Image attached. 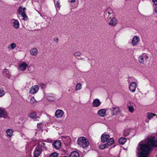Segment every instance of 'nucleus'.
Returning a JSON list of instances; mask_svg holds the SVG:
<instances>
[{"label":"nucleus","mask_w":157,"mask_h":157,"mask_svg":"<svg viewBox=\"0 0 157 157\" xmlns=\"http://www.w3.org/2000/svg\"><path fill=\"white\" fill-rule=\"evenodd\" d=\"M109 138V136L108 135L102 134L101 136V140L102 142H106Z\"/></svg>","instance_id":"nucleus-21"},{"label":"nucleus","mask_w":157,"mask_h":157,"mask_svg":"<svg viewBox=\"0 0 157 157\" xmlns=\"http://www.w3.org/2000/svg\"><path fill=\"white\" fill-rule=\"evenodd\" d=\"M157 147V139L152 136H148L145 140L140 142L138 145L136 152L138 157H148L151 151Z\"/></svg>","instance_id":"nucleus-1"},{"label":"nucleus","mask_w":157,"mask_h":157,"mask_svg":"<svg viewBox=\"0 0 157 157\" xmlns=\"http://www.w3.org/2000/svg\"><path fill=\"white\" fill-rule=\"evenodd\" d=\"M26 8L23 7L22 6H20L18 9L17 11L19 15H21L23 17L22 19L24 20H27V17L25 12V10Z\"/></svg>","instance_id":"nucleus-4"},{"label":"nucleus","mask_w":157,"mask_h":157,"mask_svg":"<svg viewBox=\"0 0 157 157\" xmlns=\"http://www.w3.org/2000/svg\"><path fill=\"white\" fill-rule=\"evenodd\" d=\"M77 5H75V7H76L77 6Z\"/></svg>","instance_id":"nucleus-43"},{"label":"nucleus","mask_w":157,"mask_h":157,"mask_svg":"<svg viewBox=\"0 0 157 157\" xmlns=\"http://www.w3.org/2000/svg\"><path fill=\"white\" fill-rule=\"evenodd\" d=\"M79 153L76 151H73L71 152L70 155V157H78Z\"/></svg>","instance_id":"nucleus-24"},{"label":"nucleus","mask_w":157,"mask_h":157,"mask_svg":"<svg viewBox=\"0 0 157 157\" xmlns=\"http://www.w3.org/2000/svg\"><path fill=\"white\" fill-rule=\"evenodd\" d=\"M153 2L155 5H157V1H153Z\"/></svg>","instance_id":"nucleus-41"},{"label":"nucleus","mask_w":157,"mask_h":157,"mask_svg":"<svg viewBox=\"0 0 157 157\" xmlns=\"http://www.w3.org/2000/svg\"><path fill=\"white\" fill-rule=\"evenodd\" d=\"M58 38H57V40L58 41Z\"/></svg>","instance_id":"nucleus-44"},{"label":"nucleus","mask_w":157,"mask_h":157,"mask_svg":"<svg viewBox=\"0 0 157 157\" xmlns=\"http://www.w3.org/2000/svg\"><path fill=\"white\" fill-rule=\"evenodd\" d=\"M78 145L83 148H85L89 146V143L88 140L84 137H81L78 139Z\"/></svg>","instance_id":"nucleus-2"},{"label":"nucleus","mask_w":157,"mask_h":157,"mask_svg":"<svg viewBox=\"0 0 157 157\" xmlns=\"http://www.w3.org/2000/svg\"><path fill=\"white\" fill-rule=\"evenodd\" d=\"M137 86V84L134 82H131L129 86V89L130 91L134 93Z\"/></svg>","instance_id":"nucleus-7"},{"label":"nucleus","mask_w":157,"mask_h":157,"mask_svg":"<svg viewBox=\"0 0 157 157\" xmlns=\"http://www.w3.org/2000/svg\"><path fill=\"white\" fill-rule=\"evenodd\" d=\"M64 114V112L61 109H57L55 113V116L58 118H62Z\"/></svg>","instance_id":"nucleus-9"},{"label":"nucleus","mask_w":157,"mask_h":157,"mask_svg":"<svg viewBox=\"0 0 157 157\" xmlns=\"http://www.w3.org/2000/svg\"><path fill=\"white\" fill-rule=\"evenodd\" d=\"M129 129H127L124 130V134L125 136H127L129 133Z\"/></svg>","instance_id":"nucleus-32"},{"label":"nucleus","mask_w":157,"mask_h":157,"mask_svg":"<svg viewBox=\"0 0 157 157\" xmlns=\"http://www.w3.org/2000/svg\"><path fill=\"white\" fill-rule=\"evenodd\" d=\"M75 2V1H73V0H72V1H71V3H74Z\"/></svg>","instance_id":"nucleus-42"},{"label":"nucleus","mask_w":157,"mask_h":157,"mask_svg":"<svg viewBox=\"0 0 157 157\" xmlns=\"http://www.w3.org/2000/svg\"><path fill=\"white\" fill-rule=\"evenodd\" d=\"M16 47V44L14 43H12L8 46V48L9 50H13Z\"/></svg>","instance_id":"nucleus-22"},{"label":"nucleus","mask_w":157,"mask_h":157,"mask_svg":"<svg viewBox=\"0 0 157 157\" xmlns=\"http://www.w3.org/2000/svg\"><path fill=\"white\" fill-rule=\"evenodd\" d=\"M156 116L155 114L153 113H147V117L149 120L152 118L154 116Z\"/></svg>","instance_id":"nucleus-26"},{"label":"nucleus","mask_w":157,"mask_h":157,"mask_svg":"<svg viewBox=\"0 0 157 157\" xmlns=\"http://www.w3.org/2000/svg\"><path fill=\"white\" fill-rule=\"evenodd\" d=\"M81 55V53L79 51H77L74 52L73 54V55L75 57L79 56Z\"/></svg>","instance_id":"nucleus-30"},{"label":"nucleus","mask_w":157,"mask_h":157,"mask_svg":"<svg viewBox=\"0 0 157 157\" xmlns=\"http://www.w3.org/2000/svg\"><path fill=\"white\" fill-rule=\"evenodd\" d=\"M110 110L112 113V116H116L119 114L121 112L119 107L117 106L111 107Z\"/></svg>","instance_id":"nucleus-6"},{"label":"nucleus","mask_w":157,"mask_h":157,"mask_svg":"<svg viewBox=\"0 0 157 157\" xmlns=\"http://www.w3.org/2000/svg\"><path fill=\"white\" fill-rule=\"evenodd\" d=\"M55 3V6L56 8H58L59 9L60 8V6H59V4L60 2H59V1H57L56 2V3Z\"/></svg>","instance_id":"nucleus-37"},{"label":"nucleus","mask_w":157,"mask_h":157,"mask_svg":"<svg viewBox=\"0 0 157 157\" xmlns=\"http://www.w3.org/2000/svg\"><path fill=\"white\" fill-rule=\"evenodd\" d=\"M13 131L11 129H8L6 131V133L8 136L11 137L13 134Z\"/></svg>","instance_id":"nucleus-25"},{"label":"nucleus","mask_w":157,"mask_h":157,"mask_svg":"<svg viewBox=\"0 0 157 157\" xmlns=\"http://www.w3.org/2000/svg\"><path fill=\"white\" fill-rule=\"evenodd\" d=\"M113 10L110 7L108 8L104 11V16L109 20L113 15Z\"/></svg>","instance_id":"nucleus-5"},{"label":"nucleus","mask_w":157,"mask_h":157,"mask_svg":"<svg viewBox=\"0 0 157 157\" xmlns=\"http://www.w3.org/2000/svg\"><path fill=\"white\" fill-rule=\"evenodd\" d=\"M30 103L33 104L36 103V102L35 99L34 97L31 98L30 100Z\"/></svg>","instance_id":"nucleus-33"},{"label":"nucleus","mask_w":157,"mask_h":157,"mask_svg":"<svg viewBox=\"0 0 157 157\" xmlns=\"http://www.w3.org/2000/svg\"><path fill=\"white\" fill-rule=\"evenodd\" d=\"M82 88V87L81 84L80 83H78L76 85L75 90L76 91L80 90Z\"/></svg>","instance_id":"nucleus-29"},{"label":"nucleus","mask_w":157,"mask_h":157,"mask_svg":"<svg viewBox=\"0 0 157 157\" xmlns=\"http://www.w3.org/2000/svg\"><path fill=\"white\" fill-rule=\"evenodd\" d=\"M149 56L145 53H142L138 57V60L139 63L143 64H144L147 62L149 61Z\"/></svg>","instance_id":"nucleus-3"},{"label":"nucleus","mask_w":157,"mask_h":157,"mask_svg":"<svg viewBox=\"0 0 157 157\" xmlns=\"http://www.w3.org/2000/svg\"><path fill=\"white\" fill-rule=\"evenodd\" d=\"M106 147H107V146L106 144H105L103 145H101L99 146V149L101 150H103Z\"/></svg>","instance_id":"nucleus-34"},{"label":"nucleus","mask_w":157,"mask_h":157,"mask_svg":"<svg viewBox=\"0 0 157 157\" xmlns=\"http://www.w3.org/2000/svg\"><path fill=\"white\" fill-rule=\"evenodd\" d=\"M37 126L38 128L42 129L43 127V124L42 123H40L38 124Z\"/></svg>","instance_id":"nucleus-40"},{"label":"nucleus","mask_w":157,"mask_h":157,"mask_svg":"<svg viewBox=\"0 0 157 157\" xmlns=\"http://www.w3.org/2000/svg\"><path fill=\"white\" fill-rule=\"evenodd\" d=\"M5 94V92L4 89L2 88H0V97H2L4 96Z\"/></svg>","instance_id":"nucleus-31"},{"label":"nucleus","mask_w":157,"mask_h":157,"mask_svg":"<svg viewBox=\"0 0 157 157\" xmlns=\"http://www.w3.org/2000/svg\"><path fill=\"white\" fill-rule=\"evenodd\" d=\"M117 22V19L115 17H113L110 22L109 23V25L111 26H115Z\"/></svg>","instance_id":"nucleus-19"},{"label":"nucleus","mask_w":157,"mask_h":157,"mask_svg":"<svg viewBox=\"0 0 157 157\" xmlns=\"http://www.w3.org/2000/svg\"><path fill=\"white\" fill-rule=\"evenodd\" d=\"M29 117L32 119H36L39 118V117L37 116L36 113L34 112L30 113L29 115Z\"/></svg>","instance_id":"nucleus-23"},{"label":"nucleus","mask_w":157,"mask_h":157,"mask_svg":"<svg viewBox=\"0 0 157 157\" xmlns=\"http://www.w3.org/2000/svg\"><path fill=\"white\" fill-rule=\"evenodd\" d=\"M12 21H13V26L14 28L16 29H18L19 27V23L17 20L13 19H12Z\"/></svg>","instance_id":"nucleus-15"},{"label":"nucleus","mask_w":157,"mask_h":157,"mask_svg":"<svg viewBox=\"0 0 157 157\" xmlns=\"http://www.w3.org/2000/svg\"><path fill=\"white\" fill-rule=\"evenodd\" d=\"M106 111V109H101L98 111L97 114L99 116L103 117L105 115Z\"/></svg>","instance_id":"nucleus-14"},{"label":"nucleus","mask_w":157,"mask_h":157,"mask_svg":"<svg viewBox=\"0 0 157 157\" xmlns=\"http://www.w3.org/2000/svg\"><path fill=\"white\" fill-rule=\"evenodd\" d=\"M30 55L32 56H36L38 53V50L35 48H32L29 51Z\"/></svg>","instance_id":"nucleus-12"},{"label":"nucleus","mask_w":157,"mask_h":157,"mask_svg":"<svg viewBox=\"0 0 157 157\" xmlns=\"http://www.w3.org/2000/svg\"><path fill=\"white\" fill-rule=\"evenodd\" d=\"M2 74L4 76L8 78H10L11 76L9 70L6 68L3 69Z\"/></svg>","instance_id":"nucleus-11"},{"label":"nucleus","mask_w":157,"mask_h":157,"mask_svg":"<svg viewBox=\"0 0 157 157\" xmlns=\"http://www.w3.org/2000/svg\"><path fill=\"white\" fill-rule=\"evenodd\" d=\"M39 89V86L37 85H35L31 87L29 92L31 94L36 93Z\"/></svg>","instance_id":"nucleus-8"},{"label":"nucleus","mask_w":157,"mask_h":157,"mask_svg":"<svg viewBox=\"0 0 157 157\" xmlns=\"http://www.w3.org/2000/svg\"><path fill=\"white\" fill-rule=\"evenodd\" d=\"M7 116V114L5 110L0 107V117L5 118Z\"/></svg>","instance_id":"nucleus-20"},{"label":"nucleus","mask_w":157,"mask_h":157,"mask_svg":"<svg viewBox=\"0 0 157 157\" xmlns=\"http://www.w3.org/2000/svg\"><path fill=\"white\" fill-rule=\"evenodd\" d=\"M61 142L59 140H56L53 143V145L57 149L59 148L61 146Z\"/></svg>","instance_id":"nucleus-17"},{"label":"nucleus","mask_w":157,"mask_h":157,"mask_svg":"<svg viewBox=\"0 0 157 157\" xmlns=\"http://www.w3.org/2000/svg\"><path fill=\"white\" fill-rule=\"evenodd\" d=\"M127 139L124 138H121L119 140V143L121 144H124L126 141Z\"/></svg>","instance_id":"nucleus-27"},{"label":"nucleus","mask_w":157,"mask_h":157,"mask_svg":"<svg viewBox=\"0 0 157 157\" xmlns=\"http://www.w3.org/2000/svg\"><path fill=\"white\" fill-rule=\"evenodd\" d=\"M29 71L31 72H33L34 71V68L33 67H29Z\"/></svg>","instance_id":"nucleus-39"},{"label":"nucleus","mask_w":157,"mask_h":157,"mask_svg":"<svg viewBox=\"0 0 157 157\" xmlns=\"http://www.w3.org/2000/svg\"><path fill=\"white\" fill-rule=\"evenodd\" d=\"M128 109L129 111L131 113H133L134 111V108L132 106H129Z\"/></svg>","instance_id":"nucleus-35"},{"label":"nucleus","mask_w":157,"mask_h":157,"mask_svg":"<svg viewBox=\"0 0 157 157\" xmlns=\"http://www.w3.org/2000/svg\"><path fill=\"white\" fill-rule=\"evenodd\" d=\"M114 143V139L113 138H110L109 140L107 142L106 144L107 145V147L108 146Z\"/></svg>","instance_id":"nucleus-28"},{"label":"nucleus","mask_w":157,"mask_h":157,"mask_svg":"<svg viewBox=\"0 0 157 157\" xmlns=\"http://www.w3.org/2000/svg\"><path fill=\"white\" fill-rule=\"evenodd\" d=\"M140 40L139 37L137 36H134L132 41V44L133 46L136 45Z\"/></svg>","instance_id":"nucleus-10"},{"label":"nucleus","mask_w":157,"mask_h":157,"mask_svg":"<svg viewBox=\"0 0 157 157\" xmlns=\"http://www.w3.org/2000/svg\"><path fill=\"white\" fill-rule=\"evenodd\" d=\"M28 66L26 63H22L19 65V68L21 71H24Z\"/></svg>","instance_id":"nucleus-18"},{"label":"nucleus","mask_w":157,"mask_h":157,"mask_svg":"<svg viewBox=\"0 0 157 157\" xmlns=\"http://www.w3.org/2000/svg\"><path fill=\"white\" fill-rule=\"evenodd\" d=\"M58 154L54 152L52 154L49 156V157H57Z\"/></svg>","instance_id":"nucleus-36"},{"label":"nucleus","mask_w":157,"mask_h":157,"mask_svg":"<svg viewBox=\"0 0 157 157\" xmlns=\"http://www.w3.org/2000/svg\"><path fill=\"white\" fill-rule=\"evenodd\" d=\"M39 145H40L41 146L43 147L44 148H45V150H46L47 149V148L46 147V146H45V144L44 143H41V144H40V143H39Z\"/></svg>","instance_id":"nucleus-38"},{"label":"nucleus","mask_w":157,"mask_h":157,"mask_svg":"<svg viewBox=\"0 0 157 157\" xmlns=\"http://www.w3.org/2000/svg\"><path fill=\"white\" fill-rule=\"evenodd\" d=\"M41 152V150L40 147L37 146L34 152V156L33 157H38Z\"/></svg>","instance_id":"nucleus-13"},{"label":"nucleus","mask_w":157,"mask_h":157,"mask_svg":"<svg viewBox=\"0 0 157 157\" xmlns=\"http://www.w3.org/2000/svg\"><path fill=\"white\" fill-rule=\"evenodd\" d=\"M101 104V102L100 100L98 99H96L94 100L92 105L94 107H98Z\"/></svg>","instance_id":"nucleus-16"}]
</instances>
